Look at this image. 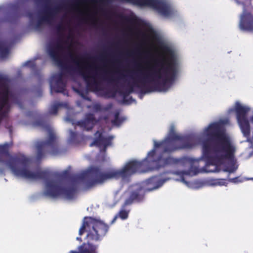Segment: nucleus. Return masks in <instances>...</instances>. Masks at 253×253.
<instances>
[{"mask_svg": "<svg viewBox=\"0 0 253 253\" xmlns=\"http://www.w3.org/2000/svg\"><path fill=\"white\" fill-rule=\"evenodd\" d=\"M57 73L49 80L53 91L68 96L66 85L83 99L90 101L89 92L107 98L119 97L122 104L136 103L129 95L142 99L154 91L166 92L179 77V64H54Z\"/></svg>", "mask_w": 253, "mask_h": 253, "instance_id": "nucleus-1", "label": "nucleus"}, {"mask_svg": "<svg viewBox=\"0 0 253 253\" xmlns=\"http://www.w3.org/2000/svg\"><path fill=\"white\" fill-rule=\"evenodd\" d=\"M229 124L228 118L221 119L210 124L199 133H193L180 136L174 131L171 126L168 136L163 141H154L153 149L142 161H138V172L145 173L161 168L174 166L177 164L190 165L187 170L172 171L180 176V181L188 187L190 183L185 180L184 175L190 176L200 172H217L220 170L228 172V181L237 184L245 180L236 177L229 178V175L238 169L235 159L236 147L226 134L225 126Z\"/></svg>", "mask_w": 253, "mask_h": 253, "instance_id": "nucleus-2", "label": "nucleus"}, {"mask_svg": "<svg viewBox=\"0 0 253 253\" xmlns=\"http://www.w3.org/2000/svg\"><path fill=\"white\" fill-rule=\"evenodd\" d=\"M69 108L67 102L54 101L49 108L48 112L44 114H38L35 111H28L26 115L34 119L32 125L35 127H40L48 132V137L45 140L36 142L37 149V159L41 160L44 156V152L56 155L58 152L57 138L50 124V116L57 114L60 108Z\"/></svg>", "mask_w": 253, "mask_h": 253, "instance_id": "nucleus-3", "label": "nucleus"}, {"mask_svg": "<svg viewBox=\"0 0 253 253\" xmlns=\"http://www.w3.org/2000/svg\"><path fill=\"white\" fill-rule=\"evenodd\" d=\"M109 229V225L100 218L91 216L84 217L79 234L81 236L84 232H86L87 243L79 246V252L71 251L69 253H97L98 245L93 243L101 242L106 235Z\"/></svg>", "mask_w": 253, "mask_h": 253, "instance_id": "nucleus-4", "label": "nucleus"}, {"mask_svg": "<svg viewBox=\"0 0 253 253\" xmlns=\"http://www.w3.org/2000/svg\"><path fill=\"white\" fill-rule=\"evenodd\" d=\"M172 171H167L160 175L152 176L147 179L144 184L147 185L145 188L140 185L136 184L129 187L126 193L129 194L128 197L126 200L122 209L112 220L111 224H113L118 217L123 220L126 219L128 217L129 211L125 210V207L131 205L133 202H139L143 200L146 192H151L158 189L163 184L170 180L171 178L166 175V173H171Z\"/></svg>", "mask_w": 253, "mask_h": 253, "instance_id": "nucleus-5", "label": "nucleus"}, {"mask_svg": "<svg viewBox=\"0 0 253 253\" xmlns=\"http://www.w3.org/2000/svg\"><path fill=\"white\" fill-rule=\"evenodd\" d=\"M8 76L0 73V124L4 121V126L11 136L12 126L8 122L9 113L12 103L16 104L21 109L20 94L10 86Z\"/></svg>", "mask_w": 253, "mask_h": 253, "instance_id": "nucleus-6", "label": "nucleus"}, {"mask_svg": "<svg viewBox=\"0 0 253 253\" xmlns=\"http://www.w3.org/2000/svg\"><path fill=\"white\" fill-rule=\"evenodd\" d=\"M65 121L71 123L74 126L75 131L69 129L67 141L69 144L76 145L79 144L83 139V134L79 132L78 129L83 131H89L92 129L99 120L95 118L94 114H87L84 119L79 121L76 122L69 116H67L65 118Z\"/></svg>", "mask_w": 253, "mask_h": 253, "instance_id": "nucleus-7", "label": "nucleus"}, {"mask_svg": "<svg viewBox=\"0 0 253 253\" xmlns=\"http://www.w3.org/2000/svg\"><path fill=\"white\" fill-rule=\"evenodd\" d=\"M114 136L110 135L105 136L102 132L97 131L95 133V138L93 141L90 144V147L96 146L99 148L100 154L97 156V160L101 162H107L108 158L106 154V149L108 146L112 145V140Z\"/></svg>", "mask_w": 253, "mask_h": 253, "instance_id": "nucleus-8", "label": "nucleus"}, {"mask_svg": "<svg viewBox=\"0 0 253 253\" xmlns=\"http://www.w3.org/2000/svg\"><path fill=\"white\" fill-rule=\"evenodd\" d=\"M157 55L163 60L161 62H132L131 63H176L174 51L168 45L161 42L156 51Z\"/></svg>", "mask_w": 253, "mask_h": 253, "instance_id": "nucleus-9", "label": "nucleus"}, {"mask_svg": "<svg viewBox=\"0 0 253 253\" xmlns=\"http://www.w3.org/2000/svg\"><path fill=\"white\" fill-rule=\"evenodd\" d=\"M63 49V46L60 42H57L55 45H50L48 48V53L52 59L55 62V63H64L60 61L61 55L60 51ZM82 60L85 61L90 60L93 57L90 54L84 53L81 56ZM71 63H95V62H80L74 61Z\"/></svg>", "mask_w": 253, "mask_h": 253, "instance_id": "nucleus-10", "label": "nucleus"}, {"mask_svg": "<svg viewBox=\"0 0 253 253\" xmlns=\"http://www.w3.org/2000/svg\"><path fill=\"white\" fill-rule=\"evenodd\" d=\"M76 5H77L76 3H74L71 5L60 4L55 6L52 8H49L48 10L46 11L45 15L40 18L36 24V27H39L43 22H46L50 23V20L52 19L54 15L61 9H67L68 8L73 9Z\"/></svg>", "mask_w": 253, "mask_h": 253, "instance_id": "nucleus-11", "label": "nucleus"}, {"mask_svg": "<svg viewBox=\"0 0 253 253\" xmlns=\"http://www.w3.org/2000/svg\"><path fill=\"white\" fill-rule=\"evenodd\" d=\"M151 7L164 16H169L172 12L170 5L164 0H154Z\"/></svg>", "mask_w": 253, "mask_h": 253, "instance_id": "nucleus-12", "label": "nucleus"}, {"mask_svg": "<svg viewBox=\"0 0 253 253\" xmlns=\"http://www.w3.org/2000/svg\"><path fill=\"white\" fill-rule=\"evenodd\" d=\"M145 53V51L143 50L139 45L136 46L131 49H127L125 51L120 52V54L133 58H141L143 57Z\"/></svg>", "mask_w": 253, "mask_h": 253, "instance_id": "nucleus-13", "label": "nucleus"}, {"mask_svg": "<svg viewBox=\"0 0 253 253\" xmlns=\"http://www.w3.org/2000/svg\"><path fill=\"white\" fill-rule=\"evenodd\" d=\"M240 26L243 29L253 30V15L250 13L243 14L240 20Z\"/></svg>", "mask_w": 253, "mask_h": 253, "instance_id": "nucleus-14", "label": "nucleus"}, {"mask_svg": "<svg viewBox=\"0 0 253 253\" xmlns=\"http://www.w3.org/2000/svg\"><path fill=\"white\" fill-rule=\"evenodd\" d=\"M112 107V104L109 103L106 105H101L100 103H95L92 105V109L95 112L109 111Z\"/></svg>", "mask_w": 253, "mask_h": 253, "instance_id": "nucleus-15", "label": "nucleus"}, {"mask_svg": "<svg viewBox=\"0 0 253 253\" xmlns=\"http://www.w3.org/2000/svg\"><path fill=\"white\" fill-rule=\"evenodd\" d=\"M37 64H23L24 66L29 67L32 70V73L39 80V84H42L43 78L42 71L37 68Z\"/></svg>", "mask_w": 253, "mask_h": 253, "instance_id": "nucleus-16", "label": "nucleus"}, {"mask_svg": "<svg viewBox=\"0 0 253 253\" xmlns=\"http://www.w3.org/2000/svg\"><path fill=\"white\" fill-rule=\"evenodd\" d=\"M9 49L3 41H0V58H5L9 54Z\"/></svg>", "mask_w": 253, "mask_h": 253, "instance_id": "nucleus-17", "label": "nucleus"}, {"mask_svg": "<svg viewBox=\"0 0 253 253\" xmlns=\"http://www.w3.org/2000/svg\"><path fill=\"white\" fill-rule=\"evenodd\" d=\"M125 120L126 118L125 117H120V112L119 111H116L115 112L114 118L111 121V122L113 125L118 126Z\"/></svg>", "mask_w": 253, "mask_h": 253, "instance_id": "nucleus-18", "label": "nucleus"}, {"mask_svg": "<svg viewBox=\"0 0 253 253\" xmlns=\"http://www.w3.org/2000/svg\"><path fill=\"white\" fill-rule=\"evenodd\" d=\"M226 179H217L211 180L210 185L211 186H227V183L226 182Z\"/></svg>", "mask_w": 253, "mask_h": 253, "instance_id": "nucleus-19", "label": "nucleus"}, {"mask_svg": "<svg viewBox=\"0 0 253 253\" xmlns=\"http://www.w3.org/2000/svg\"><path fill=\"white\" fill-rule=\"evenodd\" d=\"M113 54V52L110 48L103 49L99 54L101 58H105Z\"/></svg>", "mask_w": 253, "mask_h": 253, "instance_id": "nucleus-20", "label": "nucleus"}, {"mask_svg": "<svg viewBox=\"0 0 253 253\" xmlns=\"http://www.w3.org/2000/svg\"><path fill=\"white\" fill-rule=\"evenodd\" d=\"M56 32L58 35L59 36H63V32L65 30V28L62 24L60 23L58 24L55 27Z\"/></svg>", "mask_w": 253, "mask_h": 253, "instance_id": "nucleus-21", "label": "nucleus"}, {"mask_svg": "<svg viewBox=\"0 0 253 253\" xmlns=\"http://www.w3.org/2000/svg\"><path fill=\"white\" fill-rule=\"evenodd\" d=\"M121 17L122 19H123V20H124L127 22L131 23V22H133V18H132L131 17L126 16H123V15H121Z\"/></svg>", "mask_w": 253, "mask_h": 253, "instance_id": "nucleus-22", "label": "nucleus"}, {"mask_svg": "<svg viewBox=\"0 0 253 253\" xmlns=\"http://www.w3.org/2000/svg\"><path fill=\"white\" fill-rule=\"evenodd\" d=\"M91 24L94 27H97V20L96 19L92 18L91 19Z\"/></svg>", "mask_w": 253, "mask_h": 253, "instance_id": "nucleus-23", "label": "nucleus"}, {"mask_svg": "<svg viewBox=\"0 0 253 253\" xmlns=\"http://www.w3.org/2000/svg\"><path fill=\"white\" fill-rule=\"evenodd\" d=\"M194 185H195L194 186L193 188H196V189H199V188H201L203 186V184L200 182H195L194 183Z\"/></svg>", "mask_w": 253, "mask_h": 253, "instance_id": "nucleus-24", "label": "nucleus"}, {"mask_svg": "<svg viewBox=\"0 0 253 253\" xmlns=\"http://www.w3.org/2000/svg\"><path fill=\"white\" fill-rule=\"evenodd\" d=\"M36 90H37V95L38 96H41L42 95V89H41V88L40 87H38L36 89Z\"/></svg>", "mask_w": 253, "mask_h": 253, "instance_id": "nucleus-25", "label": "nucleus"}, {"mask_svg": "<svg viewBox=\"0 0 253 253\" xmlns=\"http://www.w3.org/2000/svg\"><path fill=\"white\" fill-rule=\"evenodd\" d=\"M26 15L27 16H28L30 19L32 18L33 17V14L31 12H28Z\"/></svg>", "mask_w": 253, "mask_h": 253, "instance_id": "nucleus-26", "label": "nucleus"}, {"mask_svg": "<svg viewBox=\"0 0 253 253\" xmlns=\"http://www.w3.org/2000/svg\"><path fill=\"white\" fill-rule=\"evenodd\" d=\"M4 172H5L4 168L0 167V175L4 174Z\"/></svg>", "mask_w": 253, "mask_h": 253, "instance_id": "nucleus-27", "label": "nucleus"}, {"mask_svg": "<svg viewBox=\"0 0 253 253\" xmlns=\"http://www.w3.org/2000/svg\"><path fill=\"white\" fill-rule=\"evenodd\" d=\"M77 105L78 106L80 107H82V103H81V101H77Z\"/></svg>", "mask_w": 253, "mask_h": 253, "instance_id": "nucleus-28", "label": "nucleus"}, {"mask_svg": "<svg viewBox=\"0 0 253 253\" xmlns=\"http://www.w3.org/2000/svg\"><path fill=\"white\" fill-rule=\"evenodd\" d=\"M24 63H27V64H29V63H33V62L31 60H28V61H26V62H25Z\"/></svg>", "mask_w": 253, "mask_h": 253, "instance_id": "nucleus-29", "label": "nucleus"}, {"mask_svg": "<svg viewBox=\"0 0 253 253\" xmlns=\"http://www.w3.org/2000/svg\"><path fill=\"white\" fill-rule=\"evenodd\" d=\"M102 63H121V62H103Z\"/></svg>", "mask_w": 253, "mask_h": 253, "instance_id": "nucleus-30", "label": "nucleus"}, {"mask_svg": "<svg viewBox=\"0 0 253 253\" xmlns=\"http://www.w3.org/2000/svg\"><path fill=\"white\" fill-rule=\"evenodd\" d=\"M76 240H78V241H82V239H81V237H77L76 238Z\"/></svg>", "mask_w": 253, "mask_h": 253, "instance_id": "nucleus-31", "label": "nucleus"}, {"mask_svg": "<svg viewBox=\"0 0 253 253\" xmlns=\"http://www.w3.org/2000/svg\"><path fill=\"white\" fill-rule=\"evenodd\" d=\"M83 19L84 21V22H87L88 19L87 18H84Z\"/></svg>", "mask_w": 253, "mask_h": 253, "instance_id": "nucleus-32", "label": "nucleus"}, {"mask_svg": "<svg viewBox=\"0 0 253 253\" xmlns=\"http://www.w3.org/2000/svg\"><path fill=\"white\" fill-rule=\"evenodd\" d=\"M64 42L65 43L67 44L68 43V42L67 41H64Z\"/></svg>", "mask_w": 253, "mask_h": 253, "instance_id": "nucleus-33", "label": "nucleus"}, {"mask_svg": "<svg viewBox=\"0 0 253 253\" xmlns=\"http://www.w3.org/2000/svg\"><path fill=\"white\" fill-rule=\"evenodd\" d=\"M113 45H117V44H113Z\"/></svg>", "mask_w": 253, "mask_h": 253, "instance_id": "nucleus-34", "label": "nucleus"}, {"mask_svg": "<svg viewBox=\"0 0 253 253\" xmlns=\"http://www.w3.org/2000/svg\"><path fill=\"white\" fill-rule=\"evenodd\" d=\"M4 180H5V181H7V180H6V178H4Z\"/></svg>", "mask_w": 253, "mask_h": 253, "instance_id": "nucleus-35", "label": "nucleus"}]
</instances>
